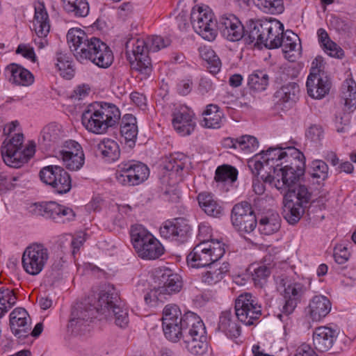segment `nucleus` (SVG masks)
I'll list each match as a JSON object with an SVG mask.
<instances>
[{
	"mask_svg": "<svg viewBox=\"0 0 356 356\" xmlns=\"http://www.w3.org/2000/svg\"><path fill=\"white\" fill-rule=\"evenodd\" d=\"M96 314L113 320L116 325L125 327L129 323L128 311L119 301V297L114 289L102 290L97 302L92 306L86 302H79L72 307L67 324V330L74 335H84L92 328V320Z\"/></svg>",
	"mask_w": 356,
	"mask_h": 356,
	"instance_id": "obj_1",
	"label": "nucleus"
},
{
	"mask_svg": "<svg viewBox=\"0 0 356 356\" xmlns=\"http://www.w3.org/2000/svg\"><path fill=\"white\" fill-rule=\"evenodd\" d=\"M269 162H275L273 175H270L273 186L277 190H284L303 175L305 170L304 154L294 147H270Z\"/></svg>",
	"mask_w": 356,
	"mask_h": 356,
	"instance_id": "obj_2",
	"label": "nucleus"
},
{
	"mask_svg": "<svg viewBox=\"0 0 356 356\" xmlns=\"http://www.w3.org/2000/svg\"><path fill=\"white\" fill-rule=\"evenodd\" d=\"M235 314L222 312L218 323V330L229 338H237L241 327L237 319L245 325H255L261 315V306L255 296L250 293L241 294L235 301Z\"/></svg>",
	"mask_w": 356,
	"mask_h": 356,
	"instance_id": "obj_3",
	"label": "nucleus"
},
{
	"mask_svg": "<svg viewBox=\"0 0 356 356\" xmlns=\"http://www.w3.org/2000/svg\"><path fill=\"white\" fill-rule=\"evenodd\" d=\"M120 117V111L115 104L106 102H95L89 104L83 112L81 122L89 132L104 134L109 128L118 124Z\"/></svg>",
	"mask_w": 356,
	"mask_h": 356,
	"instance_id": "obj_4",
	"label": "nucleus"
},
{
	"mask_svg": "<svg viewBox=\"0 0 356 356\" xmlns=\"http://www.w3.org/2000/svg\"><path fill=\"white\" fill-rule=\"evenodd\" d=\"M130 236L133 247L140 258L156 259L163 254L162 244L143 225H132Z\"/></svg>",
	"mask_w": 356,
	"mask_h": 356,
	"instance_id": "obj_5",
	"label": "nucleus"
},
{
	"mask_svg": "<svg viewBox=\"0 0 356 356\" xmlns=\"http://www.w3.org/2000/svg\"><path fill=\"white\" fill-rule=\"evenodd\" d=\"M225 252V244L222 241L204 240L193 247L187 255V264L195 268L207 267L218 261Z\"/></svg>",
	"mask_w": 356,
	"mask_h": 356,
	"instance_id": "obj_6",
	"label": "nucleus"
},
{
	"mask_svg": "<svg viewBox=\"0 0 356 356\" xmlns=\"http://www.w3.org/2000/svg\"><path fill=\"white\" fill-rule=\"evenodd\" d=\"M282 28L280 22L250 19L245 27L244 40L248 44H268Z\"/></svg>",
	"mask_w": 356,
	"mask_h": 356,
	"instance_id": "obj_7",
	"label": "nucleus"
},
{
	"mask_svg": "<svg viewBox=\"0 0 356 356\" xmlns=\"http://www.w3.org/2000/svg\"><path fill=\"white\" fill-rule=\"evenodd\" d=\"M191 22L195 31L203 39L212 42L217 36V22L208 6L193 7Z\"/></svg>",
	"mask_w": 356,
	"mask_h": 356,
	"instance_id": "obj_8",
	"label": "nucleus"
},
{
	"mask_svg": "<svg viewBox=\"0 0 356 356\" xmlns=\"http://www.w3.org/2000/svg\"><path fill=\"white\" fill-rule=\"evenodd\" d=\"M49 257L50 252L43 243H31L22 254V268L27 274L38 275L44 270Z\"/></svg>",
	"mask_w": 356,
	"mask_h": 356,
	"instance_id": "obj_9",
	"label": "nucleus"
},
{
	"mask_svg": "<svg viewBox=\"0 0 356 356\" xmlns=\"http://www.w3.org/2000/svg\"><path fill=\"white\" fill-rule=\"evenodd\" d=\"M149 175V168L143 163L134 160L121 162L115 172L118 182L129 186L142 184Z\"/></svg>",
	"mask_w": 356,
	"mask_h": 356,
	"instance_id": "obj_10",
	"label": "nucleus"
},
{
	"mask_svg": "<svg viewBox=\"0 0 356 356\" xmlns=\"http://www.w3.org/2000/svg\"><path fill=\"white\" fill-rule=\"evenodd\" d=\"M41 181L51 187L54 193L64 194L72 188V180L68 172L58 165H48L40 172Z\"/></svg>",
	"mask_w": 356,
	"mask_h": 356,
	"instance_id": "obj_11",
	"label": "nucleus"
},
{
	"mask_svg": "<svg viewBox=\"0 0 356 356\" xmlns=\"http://www.w3.org/2000/svg\"><path fill=\"white\" fill-rule=\"evenodd\" d=\"M32 212L52 220L56 223L65 224L74 220L76 214L72 209L56 202L35 203Z\"/></svg>",
	"mask_w": 356,
	"mask_h": 356,
	"instance_id": "obj_12",
	"label": "nucleus"
},
{
	"mask_svg": "<svg viewBox=\"0 0 356 356\" xmlns=\"http://www.w3.org/2000/svg\"><path fill=\"white\" fill-rule=\"evenodd\" d=\"M192 230L188 220L177 218L164 222L160 227V234L170 241L184 243L191 236Z\"/></svg>",
	"mask_w": 356,
	"mask_h": 356,
	"instance_id": "obj_13",
	"label": "nucleus"
},
{
	"mask_svg": "<svg viewBox=\"0 0 356 356\" xmlns=\"http://www.w3.org/2000/svg\"><path fill=\"white\" fill-rule=\"evenodd\" d=\"M231 220L233 226L241 234L250 233L257 227V219L250 204L241 202L232 210Z\"/></svg>",
	"mask_w": 356,
	"mask_h": 356,
	"instance_id": "obj_14",
	"label": "nucleus"
},
{
	"mask_svg": "<svg viewBox=\"0 0 356 356\" xmlns=\"http://www.w3.org/2000/svg\"><path fill=\"white\" fill-rule=\"evenodd\" d=\"M182 317L179 307L176 305H167L163 310V333L165 338L173 343L178 342V327L181 323Z\"/></svg>",
	"mask_w": 356,
	"mask_h": 356,
	"instance_id": "obj_15",
	"label": "nucleus"
},
{
	"mask_svg": "<svg viewBox=\"0 0 356 356\" xmlns=\"http://www.w3.org/2000/svg\"><path fill=\"white\" fill-rule=\"evenodd\" d=\"M24 136L15 134L11 138L6 140L1 146V155L5 163L17 168L22 163V145Z\"/></svg>",
	"mask_w": 356,
	"mask_h": 356,
	"instance_id": "obj_16",
	"label": "nucleus"
},
{
	"mask_svg": "<svg viewBox=\"0 0 356 356\" xmlns=\"http://www.w3.org/2000/svg\"><path fill=\"white\" fill-rule=\"evenodd\" d=\"M172 124L175 130L181 136L191 135L196 127L195 114L188 107L180 106L172 113Z\"/></svg>",
	"mask_w": 356,
	"mask_h": 356,
	"instance_id": "obj_17",
	"label": "nucleus"
},
{
	"mask_svg": "<svg viewBox=\"0 0 356 356\" xmlns=\"http://www.w3.org/2000/svg\"><path fill=\"white\" fill-rule=\"evenodd\" d=\"M155 282L165 296L179 292L183 286L181 276L168 268H159L156 270Z\"/></svg>",
	"mask_w": 356,
	"mask_h": 356,
	"instance_id": "obj_18",
	"label": "nucleus"
},
{
	"mask_svg": "<svg viewBox=\"0 0 356 356\" xmlns=\"http://www.w3.org/2000/svg\"><path fill=\"white\" fill-rule=\"evenodd\" d=\"M125 54L132 69L143 74L151 71L148 46H125Z\"/></svg>",
	"mask_w": 356,
	"mask_h": 356,
	"instance_id": "obj_19",
	"label": "nucleus"
},
{
	"mask_svg": "<svg viewBox=\"0 0 356 356\" xmlns=\"http://www.w3.org/2000/svg\"><path fill=\"white\" fill-rule=\"evenodd\" d=\"M217 27L222 36L229 42H238L244 38L245 26L234 15H225L220 18Z\"/></svg>",
	"mask_w": 356,
	"mask_h": 356,
	"instance_id": "obj_20",
	"label": "nucleus"
},
{
	"mask_svg": "<svg viewBox=\"0 0 356 356\" xmlns=\"http://www.w3.org/2000/svg\"><path fill=\"white\" fill-rule=\"evenodd\" d=\"M307 290V286L299 282H292L285 285L284 291L285 304L282 312L286 315L291 314L303 298Z\"/></svg>",
	"mask_w": 356,
	"mask_h": 356,
	"instance_id": "obj_21",
	"label": "nucleus"
},
{
	"mask_svg": "<svg viewBox=\"0 0 356 356\" xmlns=\"http://www.w3.org/2000/svg\"><path fill=\"white\" fill-rule=\"evenodd\" d=\"M178 341L184 334L202 335L206 334V328L202 320L195 313L186 312L182 317L181 323L178 327Z\"/></svg>",
	"mask_w": 356,
	"mask_h": 356,
	"instance_id": "obj_22",
	"label": "nucleus"
},
{
	"mask_svg": "<svg viewBox=\"0 0 356 356\" xmlns=\"http://www.w3.org/2000/svg\"><path fill=\"white\" fill-rule=\"evenodd\" d=\"M306 86L308 95L314 99H322L330 92L331 81L327 74H309Z\"/></svg>",
	"mask_w": 356,
	"mask_h": 356,
	"instance_id": "obj_23",
	"label": "nucleus"
},
{
	"mask_svg": "<svg viewBox=\"0 0 356 356\" xmlns=\"http://www.w3.org/2000/svg\"><path fill=\"white\" fill-rule=\"evenodd\" d=\"M8 81L17 86H29L34 82L33 74L27 69L16 63H10L4 70Z\"/></svg>",
	"mask_w": 356,
	"mask_h": 356,
	"instance_id": "obj_24",
	"label": "nucleus"
},
{
	"mask_svg": "<svg viewBox=\"0 0 356 356\" xmlns=\"http://www.w3.org/2000/svg\"><path fill=\"white\" fill-rule=\"evenodd\" d=\"M337 336V330L327 326L316 327L313 332V344L320 352L327 351L332 347Z\"/></svg>",
	"mask_w": 356,
	"mask_h": 356,
	"instance_id": "obj_25",
	"label": "nucleus"
},
{
	"mask_svg": "<svg viewBox=\"0 0 356 356\" xmlns=\"http://www.w3.org/2000/svg\"><path fill=\"white\" fill-rule=\"evenodd\" d=\"M33 29L35 31L40 41L35 40V44H44V39L50 30L49 15L43 5L35 8V15L33 22Z\"/></svg>",
	"mask_w": 356,
	"mask_h": 356,
	"instance_id": "obj_26",
	"label": "nucleus"
},
{
	"mask_svg": "<svg viewBox=\"0 0 356 356\" xmlns=\"http://www.w3.org/2000/svg\"><path fill=\"white\" fill-rule=\"evenodd\" d=\"M270 153V148L266 152H262L259 155H256L254 159L248 162V167L251 170L252 172L258 175L260 174L261 170H264L267 175L264 178L266 182H269L273 185V181L271 180L270 175H273V171L275 169V162H269L267 160L268 159V154Z\"/></svg>",
	"mask_w": 356,
	"mask_h": 356,
	"instance_id": "obj_27",
	"label": "nucleus"
},
{
	"mask_svg": "<svg viewBox=\"0 0 356 356\" xmlns=\"http://www.w3.org/2000/svg\"><path fill=\"white\" fill-rule=\"evenodd\" d=\"M332 304L325 296H315L309 304V315L313 321H320L330 312Z\"/></svg>",
	"mask_w": 356,
	"mask_h": 356,
	"instance_id": "obj_28",
	"label": "nucleus"
},
{
	"mask_svg": "<svg viewBox=\"0 0 356 356\" xmlns=\"http://www.w3.org/2000/svg\"><path fill=\"white\" fill-rule=\"evenodd\" d=\"M197 198L200 208L208 216L220 218L223 215V207L212 193L202 192L197 195Z\"/></svg>",
	"mask_w": 356,
	"mask_h": 356,
	"instance_id": "obj_29",
	"label": "nucleus"
},
{
	"mask_svg": "<svg viewBox=\"0 0 356 356\" xmlns=\"http://www.w3.org/2000/svg\"><path fill=\"white\" fill-rule=\"evenodd\" d=\"M281 220L279 213L275 211L270 210L262 214L258 225L260 234L269 236L277 232L281 227Z\"/></svg>",
	"mask_w": 356,
	"mask_h": 356,
	"instance_id": "obj_30",
	"label": "nucleus"
},
{
	"mask_svg": "<svg viewBox=\"0 0 356 356\" xmlns=\"http://www.w3.org/2000/svg\"><path fill=\"white\" fill-rule=\"evenodd\" d=\"M207 267L209 268L208 270L202 273L201 280L203 283L208 285H213L219 282L229 270V265L227 262L219 264L216 261L211 264Z\"/></svg>",
	"mask_w": 356,
	"mask_h": 356,
	"instance_id": "obj_31",
	"label": "nucleus"
},
{
	"mask_svg": "<svg viewBox=\"0 0 356 356\" xmlns=\"http://www.w3.org/2000/svg\"><path fill=\"white\" fill-rule=\"evenodd\" d=\"M124 44H170L179 41L175 37L163 38L159 35L147 36L145 38L138 34H129L123 40Z\"/></svg>",
	"mask_w": 356,
	"mask_h": 356,
	"instance_id": "obj_32",
	"label": "nucleus"
},
{
	"mask_svg": "<svg viewBox=\"0 0 356 356\" xmlns=\"http://www.w3.org/2000/svg\"><path fill=\"white\" fill-rule=\"evenodd\" d=\"M62 136L61 126L53 122L47 124L42 129L38 141L41 145L47 149L58 142Z\"/></svg>",
	"mask_w": 356,
	"mask_h": 356,
	"instance_id": "obj_33",
	"label": "nucleus"
},
{
	"mask_svg": "<svg viewBox=\"0 0 356 356\" xmlns=\"http://www.w3.org/2000/svg\"><path fill=\"white\" fill-rule=\"evenodd\" d=\"M97 154L105 161H117L120 155V147L117 142L111 138H104L97 145Z\"/></svg>",
	"mask_w": 356,
	"mask_h": 356,
	"instance_id": "obj_34",
	"label": "nucleus"
},
{
	"mask_svg": "<svg viewBox=\"0 0 356 356\" xmlns=\"http://www.w3.org/2000/svg\"><path fill=\"white\" fill-rule=\"evenodd\" d=\"M203 120L201 126L209 129H218L221 127L223 113L218 105L210 104L202 113Z\"/></svg>",
	"mask_w": 356,
	"mask_h": 356,
	"instance_id": "obj_35",
	"label": "nucleus"
},
{
	"mask_svg": "<svg viewBox=\"0 0 356 356\" xmlns=\"http://www.w3.org/2000/svg\"><path fill=\"white\" fill-rule=\"evenodd\" d=\"M55 65L62 77L68 80L74 77L75 69L70 54L57 51L55 56Z\"/></svg>",
	"mask_w": 356,
	"mask_h": 356,
	"instance_id": "obj_36",
	"label": "nucleus"
},
{
	"mask_svg": "<svg viewBox=\"0 0 356 356\" xmlns=\"http://www.w3.org/2000/svg\"><path fill=\"white\" fill-rule=\"evenodd\" d=\"M294 184H292L290 187L284 189L280 190L281 193L286 192L284 197L294 200L295 202L299 203L300 205L307 207L311 201L312 192L309 188L305 184H298L294 188H292Z\"/></svg>",
	"mask_w": 356,
	"mask_h": 356,
	"instance_id": "obj_37",
	"label": "nucleus"
},
{
	"mask_svg": "<svg viewBox=\"0 0 356 356\" xmlns=\"http://www.w3.org/2000/svg\"><path fill=\"white\" fill-rule=\"evenodd\" d=\"M299 86L296 83H289L282 86L275 93L278 102L291 106L298 99Z\"/></svg>",
	"mask_w": 356,
	"mask_h": 356,
	"instance_id": "obj_38",
	"label": "nucleus"
},
{
	"mask_svg": "<svg viewBox=\"0 0 356 356\" xmlns=\"http://www.w3.org/2000/svg\"><path fill=\"white\" fill-rule=\"evenodd\" d=\"M341 99L346 111L353 112L356 108V83L353 79H346L341 87Z\"/></svg>",
	"mask_w": 356,
	"mask_h": 356,
	"instance_id": "obj_39",
	"label": "nucleus"
},
{
	"mask_svg": "<svg viewBox=\"0 0 356 356\" xmlns=\"http://www.w3.org/2000/svg\"><path fill=\"white\" fill-rule=\"evenodd\" d=\"M121 136L127 142L135 144L138 135V127L136 118L132 114H125L120 125Z\"/></svg>",
	"mask_w": 356,
	"mask_h": 356,
	"instance_id": "obj_40",
	"label": "nucleus"
},
{
	"mask_svg": "<svg viewBox=\"0 0 356 356\" xmlns=\"http://www.w3.org/2000/svg\"><path fill=\"white\" fill-rule=\"evenodd\" d=\"M182 346L188 352L193 355L202 354L205 349L207 336L206 334L197 336L193 334H184L181 337Z\"/></svg>",
	"mask_w": 356,
	"mask_h": 356,
	"instance_id": "obj_41",
	"label": "nucleus"
},
{
	"mask_svg": "<svg viewBox=\"0 0 356 356\" xmlns=\"http://www.w3.org/2000/svg\"><path fill=\"white\" fill-rule=\"evenodd\" d=\"M284 217L290 223L295 224L299 221L305 212L306 207L295 202L294 200L284 197Z\"/></svg>",
	"mask_w": 356,
	"mask_h": 356,
	"instance_id": "obj_42",
	"label": "nucleus"
},
{
	"mask_svg": "<svg viewBox=\"0 0 356 356\" xmlns=\"http://www.w3.org/2000/svg\"><path fill=\"white\" fill-rule=\"evenodd\" d=\"M200 57L207 62V68L212 74H216L221 68V61L211 46H201L199 48Z\"/></svg>",
	"mask_w": 356,
	"mask_h": 356,
	"instance_id": "obj_43",
	"label": "nucleus"
},
{
	"mask_svg": "<svg viewBox=\"0 0 356 356\" xmlns=\"http://www.w3.org/2000/svg\"><path fill=\"white\" fill-rule=\"evenodd\" d=\"M94 56L92 63L102 68L110 67L114 59L113 54L109 46H93Z\"/></svg>",
	"mask_w": 356,
	"mask_h": 356,
	"instance_id": "obj_44",
	"label": "nucleus"
},
{
	"mask_svg": "<svg viewBox=\"0 0 356 356\" xmlns=\"http://www.w3.org/2000/svg\"><path fill=\"white\" fill-rule=\"evenodd\" d=\"M63 8L75 17H86L89 13V4L86 0H63Z\"/></svg>",
	"mask_w": 356,
	"mask_h": 356,
	"instance_id": "obj_45",
	"label": "nucleus"
},
{
	"mask_svg": "<svg viewBox=\"0 0 356 356\" xmlns=\"http://www.w3.org/2000/svg\"><path fill=\"white\" fill-rule=\"evenodd\" d=\"M269 77L264 70H255L249 75L248 86L249 88L255 92H261L266 89L268 85Z\"/></svg>",
	"mask_w": 356,
	"mask_h": 356,
	"instance_id": "obj_46",
	"label": "nucleus"
},
{
	"mask_svg": "<svg viewBox=\"0 0 356 356\" xmlns=\"http://www.w3.org/2000/svg\"><path fill=\"white\" fill-rule=\"evenodd\" d=\"M269 44H301L299 36L291 30L284 31V26L277 32V35H274Z\"/></svg>",
	"mask_w": 356,
	"mask_h": 356,
	"instance_id": "obj_47",
	"label": "nucleus"
},
{
	"mask_svg": "<svg viewBox=\"0 0 356 356\" xmlns=\"http://www.w3.org/2000/svg\"><path fill=\"white\" fill-rule=\"evenodd\" d=\"M238 176L237 170L229 165L218 166L215 173V180L217 182L232 184L236 181Z\"/></svg>",
	"mask_w": 356,
	"mask_h": 356,
	"instance_id": "obj_48",
	"label": "nucleus"
},
{
	"mask_svg": "<svg viewBox=\"0 0 356 356\" xmlns=\"http://www.w3.org/2000/svg\"><path fill=\"white\" fill-rule=\"evenodd\" d=\"M61 159L65 168L72 171L80 170L83 167L85 161L83 152H81L80 150L78 153H65L64 157Z\"/></svg>",
	"mask_w": 356,
	"mask_h": 356,
	"instance_id": "obj_49",
	"label": "nucleus"
},
{
	"mask_svg": "<svg viewBox=\"0 0 356 356\" xmlns=\"http://www.w3.org/2000/svg\"><path fill=\"white\" fill-rule=\"evenodd\" d=\"M12 333L19 339H24L29 335L31 319H10Z\"/></svg>",
	"mask_w": 356,
	"mask_h": 356,
	"instance_id": "obj_50",
	"label": "nucleus"
},
{
	"mask_svg": "<svg viewBox=\"0 0 356 356\" xmlns=\"http://www.w3.org/2000/svg\"><path fill=\"white\" fill-rule=\"evenodd\" d=\"M256 6L264 13L277 15L284 10L283 0H256Z\"/></svg>",
	"mask_w": 356,
	"mask_h": 356,
	"instance_id": "obj_51",
	"label": "nucleus"
},
{
	"mask_svg": "<svg viewBox=\"0 0 356 356\" xmlns=\"http://www.w3.org/2000/svg\"><path fill=\"white\" fill-rule=\"evenodd\" d=\"M328 165L322 160L313 161L310 165L309 173L313 178L319 179L318 182L325 181L328 177Z\"/></svg>",
	"mask_w": 356,
	"mask_h": 356,
	"instance_id": "obj_52",
	"label": "nucleus"
},
{
	"mask_svg": "<svg viewBox=\"0 0 356 356\" xmlns=\"http://www.w3.org/2000/svg\"><path fill=\"white\" fill-rule=\"evenodd\" d=\"M258 146V140L254 136L245 135L237 138V149L245 154L254 152Z\"/></svg>",
	"mask_w": 356,
	"mask_h": 356,
	"instance_id": "obj_53",
	"label": "nucleus"
},
{
	"mask_svg": "<svg viewBox=\"0 0 356 356\" xmlns=\"http://www.w3.org/2000/svg\"><path fill=\"white\" fill-rule=\"evenodd\" d=\"M186 158L184 154L177 153L172 154L165 164V169L172 172L179 173L185 167Z\"/></svg>",
	"mask_w": 356,
	"mask_h": 356,
	"instance_id": "obj_54",
	"label": "nucleus"
},
{
	"mask_svg": "<svg viewBox=\"0 0 356 356\" xmlns=\"http://www.w3.org/2000/svg\"><path fill=\"white\" fill-rule=\"evenodd\" d=\"M270 275V270L265 265H259L253 268L252 273V280L254 285L261 288L266 282L268 277Z\"/></svg>",
	"mask_w": 356,
	"mask_h": 356,
	"instance_id": "obj_55",
	"label": "nucleus"
},
{
	"mask_svg": "<svg viewBox=\"0 0 356 356\" xmlns=\"http://www.w3.org/2000/svg\"><path fill=\"white\" fill-rule=\"evenodd\" d=\"M70 47H72L71 46ZM70 51L73 53L76 60L81 63L87 60L92 61L94 56L93 46H92V47L91 46H87V47H84L83 46H73V49L70 48Z\"/></svg>",
	"mask_w": 356,
	"mask_h": 356,
	"instance_id": "obj_56",
	"label": "nucleus"
},
{
	"mask_svg": "<svg viewBox=\"0 0 356 356\" xmlns=\"http://www.w3.org/2000/svg\"><path fill=\"white\" fill-rule=\"evenodd\" d=\"M66 37L67 43L72 44H86L88 40V35L79 28L70 29Z\"/></svg>",
	"mask_w": 356,
	"mask_h": 356,
	"instance_id": "obj_57",
	"label": "nucleus"
},
{
	"mask_svg": "<svg viewBox=\"0 0 356 356\" xmlns=\"http://www.w3.org/2000/svg\"><path fill=\"white\" fill-rule=\"evenodd\" d=\"M267 49H275L280 46H264ZM283 54L286 59L290 62L296 61L301 55L302 46H283Z\"/></svg>",
	"mask_w": 356,
	"mask_h": 356,
	"instance_id": "obj_58",
	"label": "nucleus"
},
{
	"mask_svg": "<svg viewBox=\"0 0 356 356\" xmlns=\"http://www.w3.org/2000/svg\"><path fill=\"white\" fill-rule=\"evenodd\" d=\"M165 294L161 291L159 285L151 289L144 296L145 303L149 307H154L159 302H163Z\"/></svg>",
	"mask_w": 356,
	"mask_h": 356,
	"instance_id": "obj_59",
	"label": "nucleus"
},
{
	"mask_svg": "<svg viewBox=\"0 0 356 356\" xmlns=\"http://www.w3.org/2000/svg\"><path fill=\"white\" fill-rule=\"evenodd\" d=\"M16 294L13 289L8 288L0 289V303L2 306L8 307V311L16 303L17 301Z\"/></svg>",
	"mask_w": 356,
	"mask_h": 356,
	"instance_id": "obj_60",
	"label": "nucleus"
},
{
	"mask_svg": "<svg viewBox=\"0 0 356 356\" xmlns=\"http://www.w3.org/2000/svg\"><path fill=\"white\" fill-rule=\"evenodd\" d=\"M305 135L307 139L317 143L323 138L324 131L321 126L313 124L307 130Z\"/></svg>",
	"mask_w": 356,
	"mask_h": 356,
	"instance_id": "obj_61",
	"label": "nucleus"
},
{
	"mask_svg": "<svg viewBox=\"0 0 356 356\" xmlns=\"http://www.w3.org/2000/svg\"><path fill=\"white\" fill-rule=\"evenodd\" d=\"M86 241V234L80 232L72 237L71 241L72 254L74 258L76 257V254L79 252L81 246H83Z\"/></svg>",
	"mask_w": 356,
	"mask_h": 356,
	"instance_id": "obj_62",
	"label": "nucleus"
},
{
	"mask_svg": "<svg viewBox=\"0 0 356 356\" xmlns=\"http://www.w3.org/2000/svg\"><path fill=\"white\" fill-rule=\"evenodd\" d=\"M321 74H326L325 72V63L323 57L318 56L312 63L309 74L321 75Z\"/></svg>",
	"mask_w": 356,
	"mask_h": 356,
	"instance_id": "obj_63",
	"label": "nucleus"
},
{
	"mask_svg": "<svg viewBox=\"0 0 356 356\" xmlns=\"http://www.w3.org/2000/svg\"><path fill=\"white\" fill-rule=\"evenodd\" d=\"M19 179V176L1 175L0 185L7 190H11L15 188Z\"/></svg>",
	"mask_w": 356,
	"mask_h": 356,
	"instance_id": "obj_64",
	"label": "nucleus"
}]
</instances>
